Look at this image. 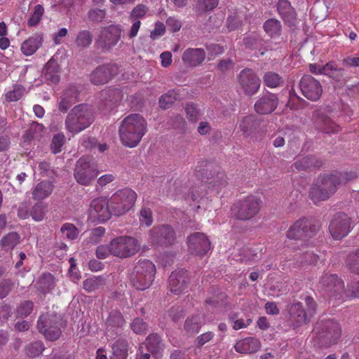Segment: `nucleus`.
<instances>
[{
    "label": "nucleus",
    "instance_id": "obj_1",
    "mask_svg": "<svg viewBox=\"0 0 359 359\" xmlns=\"http://www.w3.org/2000/svg\"><path fill=\"white\" fill-rule=\"evenodd\" d=\"M355 177V175L351 172H334L320 175L310 190V198L316 204L326 201L335 193L339 186L345 184Z\"/></svg>",
    "mask_w": 359,
    "mask_h": 359
},
{
    "label": "nucleus",
    "instance_id": "obj_2",
    "mask_svg": "<svg viewBox=\"0 0 359 359\" xmlns=\"http://www.w3.org/2000/svg\"><path fill=\"white\" fill-rule=\"evenodd\" d=\"M140 249V243L130 236H119L111 239L107 245H100L95 250L96 257L100 259L107 258L110 255L120 259L134 256Z\"/></svg>",
    "mask_w": 359,
    "mask_h": 359
},
{
    "label": "nucleus",
    "instance_id": "obj_3",
    "mask_svg": "<svg viewBox=\"0 0 359 359\" xmlns=\"http://www.w3.org/2000/svg\"><path fill=\"white\" fill-rule=\"evenodd\" d=\"M147 128V121L142 115L132 114L127 116L118 128L121 142L129 148L137 147L146 134Z\"/></svg>",
    "mask_w": 359,
    "mask_h": 359
},
{
    "label": "nucleus",
    "instance_id": "obj_4",
    "mask_svg": "<svg viewBox=\"0 0 359 359\" xmlns=\"http://www.w3.org/2000/svg\"><path fill=\"white\" fill-rule=\"evenodd\" d=\"M94 121L90 106L81 104L75 106L69 112L66 120V129L72 133H79L89 127Z\"/></svg>",
    "mask_w": 359,
    "mask_h": 359
},
{
    "label": "nucleus",
    "instance_id": "obj_5",
    "mask_svg": "<svg viewBox=\"0 0 359 359\" xmlns=\"http://www.w3.org/2000/svg\"><path fill=\"white\" fill-rule=\"evenodd\" d=\"M137 194L129 188L119 189L109 199L111 211L115 216H120L128 212L135 205Z\"/></svg>",
    "mask_w": 359,
    "mask_h": 359
},
{
    "label": "nucleus",
    "instance_id": "obj_6",
    "mask_svg": "<svg viewBox=\"0 0 359 359\" xmlns=\"http://www.w3.org/2000/svg\"><path fill=\"white\" fill-rule=\"evenodd\" d=\"M262 201L255 196H248L236 202L231 207L233 216L241 221H248L254 218L260 211Z\"/></svg>",
    "mask_w": 359,
    "mask_h": 359
},
{
    "label": "nucleus",
    "instance_id": "obj_7",
    "mask_svg": "<svg viewBox=\"0 0 359 359\" xmlns=\"http://www.w3.org/2000/svg\"><path fill=\"white\" fill-rule=\"evenodd\" d=\"M63 320L60 315L55 312H48L39 316L37 322V329L50 341L57 340L61 335V327Z\"/></svg>",
    "mask_w": 359,
    "mask_h": 359
},
{
    "label": "nucleus",
    "instance_id": "obj_8",
    "mask_svg": "<svg viewBox=\"0 0 359 359\" xmlns=\"http://www.w3.org/2000/svg\"><path fill=\"white\" fill-rule=\"evenodd\" d=\"M98 174L97 166L91 156H83L76 161L74 175L79 184L88 186Z\"/></svg>",
    "mask_w": 359,
    "mask_h": 359
},
{
    "label": "nucleus",
    "instance_id": "obj_9",
    "mask_svg": "<svg viewBox=\"0 0 359 359\" xmlns=\"http://www.w3.org/2000/svg\"><path fill=\"white\" fill-rule=\"evenodd\" d=\"M318 230L312 219L301 218L296 221L287 231V237L295 241L306 240L314 236Z\"/></svg>",
    "mask_w": 359,
    "mask_h": 359
},
{
    "label": "nucleus",
    "instance_id": "obj_10",
    "mask_svg": "<svg viewBox=\"0 0 359 359\" xmlns=\"http://www.w3.org/2000/svg\"><path fill=\"white\" fill-rule=\"evenodd\" d=\"M313 331L322 346L334 344L341 335L339 323L332 320H326L323 325L318 323Z\"/></svg>",
    "mask_w": 359,
    "mask_h": 359
},
{
    "label": "nucleus",
    "instance_id": "obj_11",
    "mask_svg": "<svg viewBox=\"0 0 359 359\" xmlns=\"http://www.w3.org/2000/svg\"><path fill=\"white\" fill-rule=\"evenodd\" d=\"M175 232L168 224L154 226L149 231V242L155 246L167 247L175 243Z\"/></svg>",
    "mask_w": 359,
    "mask_h": 359
},
{
    "label": "nucleus",
    "instance_id": "obj_12",
    "mask_svg": "<svg viewBox=\"0 0 359 359\" xmlns=\"http://www.w3.org/2000/svg\"><path fill=\"white\" fill-rule=\"evenodd\" d=\"M122 29L118 25H111L102 28L97 43L104 52L110 51L120 41Z\"/></svg>",
    "mask_w": 359,
    "mask_h": 359
},
{
    "label": "nucleus",
    "instance_id": "obj_13",
    "mask_svg": "<svg viewBox=\"0 0 359 359\" xmlns=\"http://www.w3.org/2000/svg\"><path fill=\"white\" fill-rule=\"evenodd\" d=\"M89 219L93 222L103 223L109 220L113 215L109 205V200L99 197L93 199L89 208Z\"/></svg>",
    "mask_w": 359,
    "mask_h": 359
},
{
    "label": "nucleus",
    "instance_id": "obj_14",
    "mask_svg": "<svg viewBox=\"0 0 359 359\" xmlns=\"http://www.w3.org/2000/svg\"><path fill=\"white\" fill-rule=\"evenodd\" d=\"M238 82L244 93L248 95H252L257 93L261 85V80L250 68H245L241 71L238 76Z\"/></svg>",
    "mask_w": 359,
    "mask_h": 359
},
{
    "label": "nucleus",
    "instance_id": "obj_15",
    "mask_svg": "<svg viewBox=\"0 0 359 359\" xmlns=\"http://www.w3.org/2000/svg\"><path fill=\"white\" fill-rule=\"evenodd\" d=\"M119 72L116 64L109 63L97 66L90 74V81L94 85H104Z\"/></svg>",
    "mask_w": 359,
    "mask_h": 359
},
{
    "label": "nucleus",
    "instance_id": "obj_16",
    "mask_svg": "<svg viewBox=\"0 0 359 359\" xmlns=\"http://www.w3.org/2000/svg\"><path fill=\"white\" fill-rule=\"evenodd\" d=\"M350 229L351 219L344 212L335 214L329 226L330 233L335 240H340L347 236Z\"/></svg>",
    "mask_w": 359,
    "mask_h": 359
},
{
    "label": "nucleus",
    "instance_id": "obj_17",
    "mask_svg": "<svg viewBox=\"0 0 359 359\" xmlns=\"http://www.w3.org/2000/svg\"><path fill=\"white\" fill-rule=\"evenodd\" d=\"M302 95L308 100L316 102L323 93V87L319 81L310 75H304L299 81Z\"/></svg>",
    "mask_w": 359,
    "mask_h": 359
},
{
    "label": "nucleus",
    "instance_id": "obj_18",
    "mask_svg": "<svg viewBox=\"0 0 359 359\" xmlns=\"http://www.w3.org/2000/svg\"><path fill=\"white\" fill-rule=\"evenodd\" d=\"M187 246L190 254L202 257L210 250V241L205 233L196 232L188 236Z\"/></svg>",
    "mask_w": 359,
    "mask_h": 359
},
{
    "label": "nucleus",
    "instance_id": "obj_19",
    "mask_svg": "<svg viewBox=\"0 0 359 359\" xmlns=\"http://www.w3.org/2000/svg\"><path fill=\"white\" fill-rule=\"evenodd\" d=\"M190 282L189 272L184 269L172 271L168 279V286L170 292H182Z\"/></svg>",
    "mask_w": 359,
    "mask_h": 359
},
{
    "label": "nucleus",
    "instance_id": "obj_20",
    "mask_svg": "<svg viewBox=\"0 0 359 359\" xmlns=\"http://www.w3.org/2000/svg\"><path fill=\"white\" fill-rule=\"evenodd\" d=\"M161 348V342L158 334H150L139 348L137 359H149L150 353L157 354Z\"/></svg>",
    "mask_w": 359,
    "mask_h": 359
},
{
    "label": "nucleus",
    "instance_id": "obj_21",
    "mask_svg": "<svg viewBox=\"0 0 359 359\" xmlns=\"http://www.w3.org/2000/svg\"><path fill=\"white\" fill-rule=\"evenodd\" d=\"M278 104L276 95L268 93L260 97L255 104V110L260 114H268L273 111Z\"/></svg>",
    "mask_w": 359,
    "mask_h": 359
},
{
    "label": "nucleus",
    "instance_id": "obj_22",
    "mask_svg": "<svg viewBox=\"0 0 359 359\" xmlns=\"http://www.w3.org/2000/svg\"><path fill=\"white\" fill-rule=\"evenodd\" d=\"M182 59L185 65L195 67L204 62L205 52L203 48H188L183 53Z\"/></svg>",
    "mask_w": 359,
    "mask_h": 359
},
{
    "label": "nucleus",
    "instance_id": "obj_23",
    "mask_svg": "<svg viewBox=\"0 0 359 359\" xmlns=\"http://www.w3.org/2000/svg\"><path fill=\"white\" fill-rule=\"evenodd\" d=\"M79 95V93L75 86H69L66 88L58 102L59 110L62 113H66L70 107L77 102Z\"/></svg>",
    "mask_w": 359,
    "mask_h": 359
},
{
    "label": "nucleus",
    "instance_id": "obj_24",
    "mask_svg": "<svg viewBox=\"0 0 359 359\" xmlns=\"http://www.w3.org/2000/svg\"><path fill=\"white\" fill-rule=\"evenodd\" d=\"M291 320L297 327L306 324L311 317L306 313L301 303H294L288 309Z\"/></svg>",
    "mask_w": 359,
    "mask_h": 359
},
{
    "label": "nucleus",
    "instance_id": "obj_25",
    "mask_svg": "<svg viewBox=\"0 0 359 359\" xmlns=\"http://www.w3.org/2000/svg\"><path fill=\"white\" fill-rule=\"evenodd\" d=\"M277 10L285 24L289 26H294L295 25L296 13L289 1L279 0L277 4Z\"/></svg>",
    "mask_w": 359,
    "mask_h": 359
},
{
    "label": "nucleus",
    "instance_id": "obj_26",
    "mask_svg": "<svg viewBox=\"0 0 359 359\" xmlns=\"http://www.w3.org/2000/svg\"><path fill=\"white\" fill-rule=\"evenodd\" d=\"M320 283L327 292H339L344 287V283L336 274H324Z\"/></svg>",
    "mask_w": 359,
    "mask_h": 359
},
{
    "label": "nucleus",
    "instance_id": "obj_27",
    "mask_svg": "<svg viewBox=\"0 0 359 359\" xmlns=\"http://www.w3.org/2000/svg\"><path fill=\"white\" fill-rule=\"evenodd\" d=\"M260 341L255 337H247L236 342L235 350L241 353H252L259 350Z\"/></svg>",
    "mask_w": 359,
    "mask_h": 359
},
{
    "label": "nucleus",
    "instance_id": "obj_28",
    "mask_svg": "<svg viewBox=\"0 0 359 359\" xmlns=\"http://www.w3.org/2000/svg\"><path fill=\"white\" fill-rule=\"evenodd\" d=\"M54 189L53 183L48 180L38 183L32 191V198L35 201H43L52 194Z\"/></svg>",
    "mask_w": 359,
    "mask_h": 359
},
{
    "label": "nucleus",
    "instance_id": "obj_29",
    "mask_svg": "<svg viewBox=\"0 0 359 359\" xmlns=\"http://www.w3.org/2000/svg\"><path fill=\"white\" fill-rule=\"evenodd\" d=\"M259 121L255 115L245 116L239 123V128L245 137L254 134L259 127Z\"/></svg>",
    "mask_w": 359,
    "mask_h": 359
},
{
    "label": "nucleus",
    "instance_id": "obj_30",
    "mask_svg": "<svg viewBox=\"0 0 359 359\" xmlns=\"http://www.w3.org/2000/svg\"><path fill=\"white\" fill-rule=\"evenodd\" d=\"M133 271L135 272L136 275H143L148 280L154 279L156 273V266L152 262L148 259H140L137 262Z\"/></svg>",
    "mask_w": 359,
    "mask_h": 359
},
{
    "label": "nucleus",
    "instance_id": "obj_31",
    "mask_svg": "<svg viewBox=\"0 0 359 359\" xmlns=\"http://www.w3.org/2000/svg\"><path fill=\"white\" fill-rule=\"evenodd\" d=\"M294 165L295 168L298 170H307L320 168L323 163L315 156H308L297 158Z\"/></svg>",
    "mask_w": 359,
    "mask_h": 359
},
{
    "label": "nucleus",
    "instance_id": "obj_32",
    "mask_svg": "<svg viewBox=\"0 0 359 359\" xmlns=\"http://www.w3.org/2000/svg\"><path fill=\"white\" fill-rule=\"evenodd\" d=\"M316 126L322 131L330 133L337 131L338 126L327 115L318 113L314 117Z\"/></svg>",
    "mask_w": 359,
    "mask_h": 359
},
{
    "label": "nucleus",
    "instance_id": "obj_33",
    "mask_svg": "<svg viewBox=\"0 0 359 359\" xmlns=\"http://www.w3.org/2000/svg\"><path fill=\"white\" fill-rule=\"evenodd\" d=\"M36 285L40 292H50L55 289V278L49 272L43 273L36 281Z\"/></svg>",
    "mask_w": 359,
    "mask_h": 359
},
{
    "label": "nucleus",
    "instance_id": "obj_34",
    "mask_svg": "<svg viewBox=\"0 0 359 359\" xmlns=\"http://www.w3.org/2000/svg\"><path fill=\"white\" fill-rule=\"evenodd\" d=\"M125 320L123 319L121 313L118 311H112L109 316L107 320V329L106 335L107 337H112V332L114 328L121 327L125 324Z\"/></svg>",
    "mask_w": 359,
    "mask_h": 359
},
{
    "label": "nucleus",
    "instance_id": "obj_35",
    "mask_svg": "<svg viewBox=\"0 0 359 359\" xmlns=\"http://www.w3.org/2000/svg\"><path fill=\"white\" fill-rule=\"evenodd\" d=\"M322 72L324 75L339 81L344 76L345 69L339 67L335 62L330 61L322 67Z\"/></svg>",
    "mask_w": 359,
    "mask_h": 359
},
{
    "label": "nucleus",
    "instance_id": "obj_36",
    "mask_svg": "<svg viewBox=\"0 0 359 359\" xmlns=\"http://www.w3.org/2000/svg\"><path fill=\"white\" fill-rule=\"evenodd\" d=\"M59 65L57 62L51 58L46 65V70L44 72L45 79L52 83H57L60 81Z\"/></svg>",
    "mask_w": 359,
    "mask_h": 359
},
{
    "label": "nucleus",
    "instance_id": "obj_37",
    "mask_svg": "<svg viewBox=\"0 0 359 359\" xmlns=\"http://www.w3.org/2000/svg\"><path fill=\"white\" fill-rule=\"evenodd\" d=\"M263 29L271 39H277L281 35L282 25L279 20L271 18L265 21Z\"/></svg>",
    "mask_w": 359,
    "mask_h": 359
},
{
    "label": "nucleus",
    "instance_id": "obj_38",
    "mask_svg": "<svg viewBox=\"0 0 359 359\" xmlns=\"http://www.w3.org/2000/svg\"><path fill=\"white\" fill-rule=\"evenodd\" d=\"M112 353L109 359H126L128 356V342L124 339H118L112 346Z\"/></svg>",
    "mask_w": 359,
    "mask_h": 359
},
{
    "label": "nucleus",
    "instance_id": "obj_39",
    "mask_svg": "<svg viewBox=\"0 0 359 359\" xmlns=\"http://www.w3.org/2000/svg\"><path fill=\"white\" fill-rule=\"evenodd\" d=\"M154 279H147L144 276L136 275L135 271H132L129 283L136 290L144 291L149 287Z\"/></svg>",
    "mask_w": 359,
    "mask_h": 359
},
{
    "label": "nucleus",
    "instance_id": "obj_40",
    "mask_svg": "<svg viewBox=\"0 0 359 359\" xmlns=\"http://www.w3.org/2000/svg\"><path fill=\"white\" fill-rule=\"evenodd\" d=\"M208 183L209 189L212 188L218 193L227 185V177L224 172L217 171L215 176L212 175L210 181H208Z\"/></svg>",
    "mask_w": 359,
    "mask_h": 359
},
{
    "label": "nucleus",
    "instance_id": "obj_41",
    "mask_svg": "<svg viewBox=\"0 0 359 359\" xmlns=\"http://www.w3.org/2000/svg\"><path fill=\"white\" fill-rule=\"evenodd\" d=\"M41 44V40L38 38L29 37L22 43L20 49L24 55L29 56L34 54Z\"/></svg>",
    "mask_w": 359,
    "mask_h": 359
},
{
    "label": "nucleus",
    "instance_id": "obj_42",
    "mask_svg": "<svg viewBox=\"0 0 359 359\" xmlns=\"http://www.w3.org/2000/svg\"><path fill=\"white\" fill-rule=\"evenodd\" d=\"M178 90L172 89L162 95L159 99V106L162 109L169 108L176 100L180 98Z\"/></svg>",
    "mask_w": 359,
    "mask_h": 359
},
{
    "label": "nucleus",
    "instance_id": "obj_43",
    "mask_svg": "<svg viewBox=\"0 0 359 359\" xmlns=\"http://www.w3.org/2000/svg\"><path fill=\"white\" fill-rule=\"evenodd\" d=\"M20 241V236L17 232H11L0 240V245L4 250H13Z\"/></svg>",
    "mask_w": 359,
    "mask_h": 359
},
{
    "label": "nucleus",
    "instance_id": "obj_44",
    "mask_svg": "<svg viewBox=\"0 0 359 359\" xmlns=\"http://www.w3.org/2000/svg\"><path fill=\"white\" fill-rule=\"evenodd\" d=\"M105 279L101 276H94L86 279L83 282V288L88 292H93L103 289L105 285Z\"/></svg>",
    "mask_w": 359,
    "mask_h": 359
},
{
    "label": "nucleus",
    "instance_id": "obj_45",
    "mask_svg": "<svg viewBox=\"0 0 359 359\" xmlns=\"http://www.w3.org/2000/svg\"><path fill=\"white\" fill-rule=\"evenodd\" d=\"M346 264L351 272L359 275V248L351 252L347 255Z\"/></svg>",
    "mask_w": 359,
    "mask_h": 359
},
{
    "label": "nucleus",
    "instance_id": "obj_46",
    "mask_svg": "<svg viewBox=\"0 0 359 359\" xmlns=\"http://www.w3.org/2000/svg\"><path fill=\"white\" fill-rule=\"evenodd\" d=\"M75 42L78 47L87 48L93 42V34L88 30L80 31L76 37Z\"/></svg>",
    "mask_w": 359,
    "mask_h": 359
},
{
    "label": "nucleus",
    "instance_id": "obj_47",
    "mask_svg": "<svg viewBox=\"0 0 359 359\" xmlns=\"http://www.w3.org/2000/svg\"><path fill=\"white\" fill-rule=\"evenodd\" d=\"M25 88L18 84L13 86V90L7 92L5 94V97L7 102H13L20 100L24 95Z\"/></svg>",
    "mask_w": 359,
    "mask_h": 359
},
{
    "label": "nucleus",
    "instance_id": "obj_48",
    "mask_svg": "<svg viewBox=\"0 0 359 359\" xmlns=\"http://www.w3.org/2000/svg\"><path fill=\"white\" fill-rule=\"evenodd\" d=\"M44 14V8L42 5L37 4L34 6L33 12L27 20L29 27H35L40 22L42 16Z\"/></svg>",
    "mask_w": 359,
    "mask_h": 359
},
{
    "label": "nucleus",
    "instance_id": "obj_49",
    "mask_svg": "<svg viewBox=\"0 0 359 359\" xmlns=\"http://www.w3.org/2000/svg\"><path fill=\"white\" fill-rule=\"evenodd\" d=\"M264 83L269 88H276L283 82L281 76L275 72H266L263 78Z\"/></svg>",
    "mask_w": 359,
    "mask_h": 359
},
{
    "label": "nucleus",
    "instance_id": "obj_50",
    "mask_svg": "<svg viewBox=\"0 0 359 359\" xmlns=\"http://www.w3.org/2000/svg\"><path fill=\"white\" fill-rule=\"evenodd\" d=\"M60 231L63 236L69 240H74L79 236L78 229L72 224L65 223L64 224Z\"/></svg>",
    "mask_w": 359,
    "mask_h": 359
},
{
    "label": "nucleus",
    "instance_id": "obj_51",
    "mask_svg": "<svg viewBox=\"0 0 359 359\" xmlns=\"http://www.w3.org/2000/svg\"><path fill=\"white\" fill-rule=\"evenodd\" d=\"M44 349L42 342L35 341L25 348V353L30 358H35L41 355Z\"/></svg>",
    "mask_w": 359,
    "mask_h": 359
},
{
    "label": "nucleus",
    "instance_id": "obj_52",
    "mask_svg": "<svg viewBox=\"0 0 359 359\" xmlns=\"http://www.w3.org/2000/svg\"><path fill=\"white\" fill-rule=\"evenodd\" d=\"M243 257L241 258V260L246 264H250L259 258L257 249L246 248L243 249Z\"/></svg>",
    "mask_w": 359,
    "mask_h": 359
},
{
    "label": "nucleus",
    "instance_id": "obj_53",
    "mask_svg": "<svg viewBox=\"0 0 359 359\" xmlns=\"http://www.w3.org/2000/svg\"><path fill=\"white\" fill-rule=\"evenodd\" d=\"M185 112L189 121L196 122L199 117V110L197 105L193 102H188L185 106Z\"/></svg>",
    "mask_w": 359,
    "mask_h": 359
},
{
    "label": "nucleus",
    "instance_id": "obj_54",
    "mask_svg": "<svg viewBox=\"0 0 359 359\" xmlns=\"http://www.w3.org/2000/svg\"><path fill=\"white\" fill-rule=\"evenodd\" d=\"M200 327V318L198 316L188 318L184 324L185 330L190 333L198 332Z\"/></svg>",
    "mask_w": 359,
    "mask_h": 359
},
{
    "label": "nucleus",
    "instance_id": "obj_55",
    "mask_svg": "<svg viewBox=\"0 0 359 359\" xmlns=\"http://www.w3.org/2000/svg\"><path fill=\"white\" fill-rule=\"evenodd\" d=\"M148 11L149 8L147 6L142 4H137L132 10L130 14V19L135 21L139 20L140 18H142L146 15Z\"/></svg>",
    "mask_w": 359,
    "mask_h": 359
},
{
    "label": "nucleus",
    "instance_id": "obj_56",
    "mask_svg": "<svg viewBox=\"0 0 359 359\" xmlns=\"http://www.w3.org/2000/svg\"><path fill=\"white\" fill-rule=\"evenodd\" d=\"M105 233V229L102 226H98L92 229L88 238V242L95 245L99 243Z\"/></svg>",
    "mask_w": 359,
    "mask_h": 359
},
{
    "label": "nucleus",
    "instance_id": "obj_57",
    "mask_svg": "<svg viewBox=\"0 0 359 359\" xmlns=\"http://www.w3.org/2000/svg\"><path fill=\"white\" fill-rule=\"evenodd\" d=\"M65 142V137L62 133H57L53 137L51 150L53 153L57 154L62 151V147Z\"/></svg>",
    "mask_w": 359,
    "mask_h": 359
},
{
    "label": "nucleus",
    "instance_id": "obj_58",
    "mask_svg": "<svg viewBox=\"0 0 359 359\" xmlns=\"http://www.w3.org/2000/svg\"><path fill=\"white\" fill-rule=\"evenodd\" d=\"M29 215L35 221H41L45 216V206L41 203H36Z\"/></svg>",
    "mask_w": 359,
    "mask_h": 359
},
{
    "label": "nucleus",
    "instance_id": "obj_59",
    "mask_svg": "<svg viewBox=\"0 0 359 359\" xmlns=\"http://www.w3.org/2000/svg\"><path fill=\"white\" fill-rule=\"evenodd\" d=\"M34 304L31 301H24L20 304L17 309L18 316L24 318L29 316L33 311Z\"/></svg>",
    "mask_w": 359,
    "mask_h": 359
},
{
    "label": "nucleus",
    "instance_id": "obj_60",
    "mask_svg": "<svg viewBox=\"0 0 359 359\" xmlns=\"http://www.w3.org/2000/svg\"><path fill=\"white\" fill-rule=\"evenodd\" d=\"M140 222L147 226H150L153 223L152 211L149 208L144 207L140 211Z\"/></svg>",
    "mask_w": 359,
    "mask_h": 359
},
{
    "label": "nucleus",
    "instance_id": "obj_61",
    "mask_svg": "<svg viewBox=\"0 0 359 359\" xmlns=\"http://www.w3.org/2000/svg\"><path fill=\"white\" fill-rule=\"evenodd\" d=\"M106 15L104 9L94 8L90 9L88 12V18L90 21L100 22L102 21Z\"/></svg>",
    "mask_w": 359,
    "mask_h": 359
},
{
    "label": "nucleus",
    "instance_id": "obj_62",
    "mask_svg": "<svg viewBox=\"0 0 359 359\" xmlns=\"http://www.w3.org/2000/svg\"><path fill=\"white\" fill-rule=\"evenodd\" d=\"M130 327L133 331L138 334H142L147 329V324L141 318H135L130 324Z\"/></svg>",
    "mask_w": 359,
    "mask_h": 359
},
{
    "label": "nucleus",
    "instance_id": "obj_63",
    "mask_svg": "<svg viewBox=\"0 0 359 359\" xmlns=\"http://www.w3.org/2000/svg\"><path fill=\"white\" fill-rule=\"evenodd\" d=\"M165 32V27L163 23L157 22L155 24L154 30L151 32L150 37L152 40H156L163 36Z\"/></svg>",
    "mask_w": 359,
    "mask_h": 359
},
{
    "label": "nucleus",
    "instance_id": "obj_64",
    "mask_svg": "<svg viewBox=\"0 0 359 359\" xmlns=\"http://www.w3.org/2000/svg\"><path fill=\"white\" fill-rule=\"evenodd\" d=\"M166 25L172 32H177L182 27V22L180 20L175 17H169L166 20Z\"/></svg>",
    "mask_w": 359,
    "mask_h": 359
}]
</instances>
